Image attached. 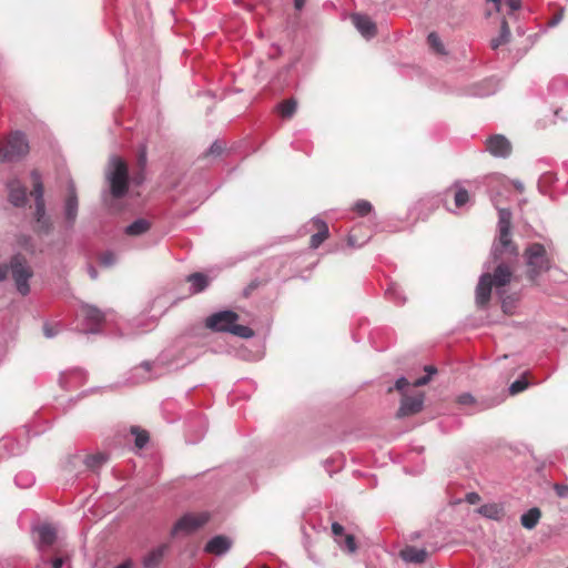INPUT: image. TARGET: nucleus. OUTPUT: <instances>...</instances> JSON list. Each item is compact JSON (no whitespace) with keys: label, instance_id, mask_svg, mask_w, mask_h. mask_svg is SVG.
I'll return each instance as SVG.
<instances>
[{"label":"nucleus","instance_id":"obj_1","mask_svg":"<svg viewBox=\"0 0 568 568\" xmlns=\"http://www.w3.org/2000/svg\"><path fill=\"white\" fill-rule=\"evenodd\" d=\"M524 260L526 265L527 278L534 284L538 285L539 277L551 270L552 261L541 243H530L524 251Z\"/></svg>","mask_w":568,"mask_h":568},{"label":"nucleus","instance_id":"obj_2","mask_svg":"<svg viewBox=\"0 0 568 568\" xmlns=\"http://www.w3.org/2000/svg\"><path fill=\"white\" fill-rule=\"evenodd\" d=\"M105 180L109 184V193L114 199L125 196L129 190V169L126 162L112 155L105 169Z\"/></svg>","mask_w":568,"mask_h":568},{"label":"nucleus","instance_id":"obj_3","mask_svg":"<svg viewBox=\"0 0 568 568\" xmlns=\"http://www.w3.org/2000/svg\"><path fill=\"white\" fill-rule=\"evenodd\" d=\"M511 212L508 209H498V239L491 247V257L499 260L500 254L508 253L510 256L518 255V248L510 237Z\"/></svg>","mask_w":568,"mask_h":568},{"label":"nucleus","instance_id":"obj_4","mask_svg":"<svg viewBox=\"0 0 568 568\" xmlns=\"http://www.w3.org/2000/svg\"><path fill=\"white\" fill-rule=\"evenodd\" d=\"M29 152V143L26 134L14 131L4 142H0V162L18 161Z\"/></svg>","mask_w":568,"mask_h":568},{"label":"nucleus","instance_id":"obj_5","mask_svg":"<svg viewBox=\"0 0 568 568\" xmlns=\"http://www.w3.org/2000/svg\"><path fill=\"white\" fill-rule=\"evenodd\" d=\"M10 270L16 283L17 291L26 296L30 293L29 280L32 276V271L21 254H16L10 260Z\"/></svg>","mask_w":568,"mask_h":568},{"label":"nucleus","instance_id":"obj_6","mask_svg":"<svg viewBox=\"0 0 568 568\" xmlns=\"http://www.w3.org/2000/svg\"><path fill=\"white\" fill-rule=\"evenodd\" d=\"M211 516L207 511L186 513L180 517L171 529V536L175 537L180 534L190 535L202 528L210 520Z\"/></svg>","mask_w":568,"mask_h":568},{"label":"nucleus","instance_id":"obj_7","mask_svg":"<svg viewBox=\"0 0 568 568\" xmlns=\"http://www.w3.org/2000/svg\"><path fill=\"white\" fill-rule=\"evenodd\" d=\"M79 316L82 317V332L84 334L100 333L101 324L105 317L99 308L92 305H83L80 310Z\"/></svg>","mask_w":568,"mask_h":568},{"label":"nucleus","instance_id":"obj_8","mask_svg":"<svg viewBox=\"0 0 568 568\" xmlns=\"http://www.w3.org/2000/svg\"><path fill=\"white\" fill-rule=\"evenodd\" d=\"M239 315L230 310L220 311L206 318V327L214 332L230 333L234 323L237 322Z\"/></svg>","mask_w":568,"mask_h":568},{"label":"nucleus","instance_id":"obj_9","mask_svg":"<svg viewBox=\"0 0 568 568\" xmlns=\"http://www.w3.org/2000/svg\"><path fill=\"white\" fill-rule=\"evenodd\" d=\"M79 201L75 184L72 180L68 183V196L63 205V215L65 227L71 230L74 226L78 216Z\"/></svg>","mask_w":568,"mask_h":568},{"label":"nucleus","instance_id":"obj_10","mask_svg":"<svg viewBox=\"0 0 568 568\" xmlns=\"http://www.w3.org/2000/svg\"><path fill=\"white\" fill-rule=\"evenodd\" d=\"M486 150L495 158H508L513 146L505 135L494 134L487 139Z\"/></svg>","mask_w":568,"mask_h":568},{"label":"nucleus","instance_id":"obj_11","mask_svg":"<svg viewBox=\"0 0 568 568\" xmlns=\"http://www.w3.org/2000/svg\"><path fill=\"white\" fill-rule=\"evenodd\" d=\"M31 178L33 181V191L32 195L34 196L36 202V211H34V217L36 222L39 220H43L45 214V204L43 199V184L41 180V175L38 171L33 170L31 172Z\"/></svg>","mask_w":568,"mask_h":568},{"label":"nucleus","instance_id":"obj_12","mask_svg":"<svg viewBox=\"0 0 568 568\" xmlns=\"http://www.w3.org/2000/svg\"><path fill=\"white\" fill-rule=\"evenodd\" d=\"M108 462V455L103 453H98L94 455H74L72 456L68 465L69 466H77L79 464L84 465L89 470L97 471L99 470L105 463Z\"/></svg>","mask_w":568,"mask_h":568},{"label":"nucleus","instance_id":"obj_13","mask_svg":"<svg viewBox=\"0 0 568 568\" xmlns=\"http://www.w3.org/2000/svg\"><path fill=\"white\" fill-rule=\"evenodd\" d=\"M424 406V394L419 393L414 396H404L400 406L396 413L398 418L410 416L419 413Z\"/></svg>","mask_w":568,"mask_h":568},{"label":"nucleus","instance_id":"obj_14","mask_svg":"<svg viewBox=\"0 0 568 568\" xmlns=\"http://www.w3.org/2000/svg\"><path fill=\"white\" fill-rule=\"evenodd\" d=\"M233 541L230 537L217 535L212 537L204 546V551L214 556H224L232 548Z\"/></svg>","mask_w":568,"mask_h":568},{"label":"nucleus","instance_id":"obj_15","mask_svg":"<svg viewBox=\"0 0 568 568\" xmlns=\"http://www.w3.org/2000/svg\"><path fill=\"white\" fill-rule=\"evenodd\" d=\"M352 21L357 31L365 39L369 40L374 38L377 33L376 23L366 14L354 13L352 14Z\"/></svg>","mask_w":568,"mask_h":568},{"label":"nucleus","instance_id":"obj_16","mask_svg":"<svg viewBox=\"0 0 568 568\" xmlns=\"http://www.w3.org/2000/svg\"><path fill=\"white\" fill-rule=\"evenodd\" d=\"M38 534L37 547L39 550H44L51 547L57 540V529L50 524H42L34 528Z\"/></svg>","mask_w":568,"mask_h":568},{"label":"nucleus","instance_id":"obj_17","mask_svg":"<svg viewBox=\"0 0 568 568\" xmlns=\"http://www.w3.org/2000/svg\"><path fill=\"white\" fill-rule=\"evenodd\" d=\"M493 280L489 273H483L476 287V303L484 307L487 305L491 294Z\"/></svg>","mask_w":568,"mask_h":568},{"label":"nucleus","instance_id":"obj_18","mask_svg":"<svg viewBox=\"0 0 568 568\" xmlns=\"http://www.w3.org/2000/svg\"><path fill=\"white\" fill-rule=\"evenodd\" d=\"M9 202L16 207H23L27 204V191L18 179L8 182Z\"/></svg>","mask_w":568,"mask_h":568},{"label":"nucleus","instance_id":"obj_19","mask_svg":"<svg viewBox=\"0 0 568 568\" xmlns=\"http://www.w3.org/2000/svg\"><path fill=\"white\" fill-rule=\"evenodd\" d=\"M494 262L496 260L493 257ZM498 264L494 271V274L491 275L493 285H495L497 288L507 285L513 276V272L507 263L503 261V257L500 256L499 260H497Z\"/></svg>","mask_w":568,"mask_h":568},{"label":"nucleus","instance_id":"obj_20","mask_svg":"<svg viewBox=\"0 0 568 568\" xmlns=\"http://www.w3.org/2000/svg\"><path fill=\"white\" fill-rule=\"evenodd\" d=\"M477 513L487 519L496 521H501L506 516L505 506L503 503L484 504L477 509Z\"/></svg>","mask_w":568,"mask_h":568},{"label":"nucleus","instance_id":"obj_21","mask_svg":"<svg viewBox=\"0 0 568 568\" xmlns=\"http://www.w3.org/2000/svg\"><path fill=\"white\" fill-rule=\"evenodd\" d=\"M169 549V546L166 544H162L152 550H150L143 558H142V565L144 568H158Z\"/></svg>","mask_w":568,"mask_h":568},{"label":"nucleus","instance_id":"obj_22","mask_svg":"<svg viewBox=\"0 0 568 568\" xmlns=\"http://www.w3.org/2000/svg\"><path fill=\"white\" fill-rule=\"evenodd\" d=\"M311 223L317 230V232L311 236L310 241V246L315 250L328 237L329 231L327 223L320 217H313Z\"/></svg>","mask_w":568,"mask_h":568},{"label":"nucleus","instance_id":"obj_23","mask_svg":"<svg viewBox=\"0 0 568 568\" xmlns=\"http://www.w3.org/2000/svg\"><path fill=\"white\" fill-rule=\"evenodd\" d=\"M186 281L190 283V292L192 294H197L203 292L210 284V278L204 273H193L186 277Z\"/></svg>","mask_w":568,"mask_h":568},{"label":"nucleus","instance_id":"obj_24","mask_svg":"<svg viewBox=\"0 0 568 568\" xmlns=\"http://www.w3.org/2000/svg\"><path fill=\"white\" fill-rule=\"evenodd\" d=\"M151 229V223L146 219H136L129 224L124 232L129 236H140Z\"/></svg>","mask_w":568,"mask_h":568},{"label":"nucleus","instance_id":"obj_25","mask_svg":"<svg viewBox=\"0 0 568 568\" xmlns=\"http://www.w3.org/2000/svg\"><path fill=\"white\" fill-rule=\"evenodd\" d=\"M402 558L407 562L423 564L427 558V551L416 547H407L402 551Z\"/></svg>","mask_w":568,"mask_h":568},{"label":"nucleus","instance_id":"obj_26","mask_svg":"<svg viewBox=\"0 0 568 568\" xmlns=\"http://www.w3.org/2000/svg\"><path fill=\"white\" fill-rule=\"evenodd\" d=\"M540 517H541L540 509L537 507H532L521 515L520 524L526 529H532L537 526Z\"/></svg>","mask_w":568,"mask_h":568},{"label":"nucleus","instance_id":"obj_27","mask_svg":"<svg viewBox=\"0 0 568 568\" xmlns=\"http://www.w3.org/2000/svg\"><path fill=\"white\" fill-rule=\"evenodd\" d=\"M510 29L508 22L504 19L500 24V31L498 37L490 40V48L497 50L500 45H504L510 40Z\"/></svg>","mask_w":568,"mask_h":568},{"label":"nucleus","instance_id":"obj_28","mask_svg":"<svg viewBox=\"0 0 568 568\" xmlns=\"http://www.w3.org/2000/svg\"><path fill=\"white\" fill-rule=\"evenodd\" d=\"M385 297L397 305H403L406 302L403 291L396 283L388 284L385 290Z\"/></svg>","mask_w":568,"mask_h":568},{"label":"nucleus","instance_id":"obj_29","mask_svg":"<svg viewBox=\"0 0 568 568\" xmlns=\"http://www.w3.org/2000/svg\"><path fill=\"white\" fill-rule=\"evenodd\" d=\"M277 111L284 119H291L297 110V101L294 98L284 100L276 105Z\"/></svg>","mask_w":568,"mask_h":568},{"label":"nucleus","instance_id":"obj_30","mask_svg":"<svg viewBox=\"0 0 568 568\" xmlns=\"http://www.w3.org/2000/svg\"><path fill=\"white\" fill-rule=\"evenodd\" d=\"M154 366V363L143 362L138 367L134 368V374L139 376V379L142 382L151 381L153 378L151 372Z\"/></svg>","mask_w":568,"mask_h":568},{"label":"nucleus","instance_id":"obj_31","mask_svg":"<svg viewBox=\"0 0 568 568\" xmlns=\"http://www.w3.org/2000/svg\"><path fill=\"white\" fill-rule=\"evenodd\" d=\"M427 42L430 49L440 55L447 54L444 43L442 42L439 36L436 32H430L427 37Z\"/></svg>","mask_w":568,"mask_h":568},{"label":"nucleus","instance_id":"obj_32","mask_svg":"<svg viewBox=\"0 0 568 568\" xmlns=\"http://www.w3.org/2000/svg\"><path fill=\"white\" fill-rule=\"evenodd\" d=\"M230 333L242 338H251L254 336V331L251 327L236 324V322Z\"/></svg>","mask_w":568,"mask_h":568},{"label":"nucleus","instance_id":"obj_33","mask_svg":"<svg viewBox=\"0 0 568 568\" xmlns=\"http://www.w3.org/2000/svg\"><path fill=\"white\" fill-rule=\"evenodd\" d=\"M529 386V382L527 381V378L523 375L521 377H519L518 379H516L515 382H513L509 386V393L511 395H517L521 392H524L525 389H527Z\"/></svg>","mask_w":568,"mask_h":568},{"label":"nucleus","instance_id":"obj_34","mask_svg":"<svg viewBox=\"0 0 568 568\" xmlns=\"http://www.w3.org/2000/svg\"><path fill=\"white\" fill-rule=\"evenodd\" d=\"M132 434L135 436L134 444L138 448H143L149 442V434L139 427H132Z\"/></svg>","mask_w":568,"mask_h":568},{"label":"nucleus","instance_id":"obj_35","mask_svg":"<svg viewBox=\"0 0 568 568\" xmlns=\"http://www.w3.org/2000/svg\"><path fill=\"white\" fill-rule=\"evenodd\" d=\"M354 211L359 215V216H366L368 215L369 213L373 212V205L371 202L366 201V200H358L357 202H355L354 204Z\"/></svg>","mask_w":568,"mask_h":568},{"label":"nucleus","instance_id":"obj_36","mask_svg":"<svg viewBox=\"0 0 568 568\" xmlns=\"http://www.w3.org/2000/svg\"><path fill=\"white\" fill-rule=\"evenodd\" d=\"M343 550L348 551L349 554H353L357 549V545L355 541V538L353 535L345 534V536L342 538V545H338Z\"/></svg>","mask_w":568,"mask_h":568},{"label":"nucleus","instance_id":"obj_37","mask_svg":"<svg viewBox=\"0 0 568 568\" xmlns=\"http://www.w3.org/2000/svg\"><path fill=\"white\" fill-rule=\"evenodd\" d=\"M99 263L104 267H111L116 263V255L112 251H105L99 256Z\"/></svg>","mask_w":568,"mask_h":568},{"label":"nucleus","instance_id":"obj_38","mask_svg":"<svg viewBox=\"0 0 568 568\" xmlns=\"http://www.w3.org/2000/svg\"><path fill=\"white\" fill-rule=\"evenodd\" d=\"M454 201L457 207H463L469 201L468 191L464 187H457Z\"/></svg>","mask_w":568,"mask_h":568},{"label":"nucleus","instance_id":"obj_39","mask_svg":"<svg viewBox=\"0 0 568 568\" xmlns=\"http://www.w3.org/2000/svg\"><path fill=\"white\" fill-rule=\"evenodd\" d=\"M332 534L335 538V541L338 544V545H342V538L345 536V529L344 527L338 524V523H333L332 524Z\"/></svg>","mask_w":568,"mask_h":568},{"label":"nucleus","instance_id":"obj_40","mask_svg":"<svg viewBox=\"0 0 568 568\" xmlns=\"http://www.w3.org/2000/svg\"><path fill=\"white\" fill-rule=\"evenodd\" d=\"M14 481L19 487H29L33 483V478L29 474H19L16 476Z\"/></svg>","mask_w":568,"mask_h":568},{"label":"nucleus","instance_id":"obj_41","mask_svg":"<svg viewBox=\"0 0 568 568\" xmlns=\"http://www.w3.org/2000/svg\"><path fill=\"white\" fill-rule=\"evenodd\" d=\"M37 224L39 232L43 234H49L51 232L52 223L50 217L45 216L43 220L37 221Z\"/></svg>","mask_w":568,"mask_h":568},{"label":"nucleus","instance_id":"obj_42","mask_svg":"<svg viewBox=\"0 0 568 568\" xmlns=\"http://www.w3.org/2000/svg\"><path fill=\"white\" fill-rule=\"evenodd\" d=\"M59 331H60V329H59L58 325H57V326H53V325H51V324H49V323H45V324L43 325V334H44V336H45L47 338H53L54 336H57V335H58Z\"/></svg>","mask_w":568,"mask_h":568},{"label":"nucleus","instance_id":"obj_43","mask_svg":"<svg viewBox=\"0 0 568 568\" xmlns=\"http://www.w3.org/2000/svg\"><path fill=\"white\" fill-rule=\"evenodd\" d=\"M197 424H199V427H200V434L197 435V437L195 439H189V442L192 443V444H194L197 440H200L204 436V433L206 432V428H207V423L202 417H199Z\"/></svg>","mask_w":568,"mask_h":568},{"label":"nucleus","instance_id":"obj_44","mask_svg":"<svg viewBox=\"0 0 568 568\" xmlns=\"http://www.w3.org/2000/svg\"><path fill=\"white\" fill-rule=\"evenodd\" d=\"M224 150V145L220 141H214L207 150V153L211 155H220Z\"/></svg>","mask_w":568,"mask_h":568},{"label":"nucleus","instance_id":"obj_45","mask_svg":"<svg viewBox=\"0 0 568 568\" xmlns=\"http://www.w3.org/2000/svg\"><path fill=\"white\" fill-rule=\"evenodd\" d=\"M19 244H20V246H22L24 250L30 251V252H33L32 240H31V237H30V236H27V235H22V236H20V239H19Z\"/></svg>","mask_w":568,"mask_h":568},{"label":"nucleus","instance_id":"obj_46","mask_svg":"<svg viewBox=\"0 0 568 568\" xmlns=\"http://www.w3.org/2000/svg\"><path fill=\"white\" fill-rule=\"evenodd\" d=\"M554 489L559 498L568 497V486L561 484H555Z\"/></svg>","mask_w":568,"mask_h":568},{"label":"nucleus","instance_id":"obj_47","mask_svg":"<svg viewBox=\"0 0 568 568\" xmlns=\"http://www.w3.org/2000/svg\"><path fill=\"white\" fill-rule=\"evenodd\" d=\"M465 500L470 505H475L480 501V496L477 493L471 491L466 494Z\"/></svg>","mask_w":568,"mask_h":568},{"label":"nucleus","instance_id":"obj_48","mask_svg":"<svg viewBox=\"0 0 568 568\" xmlns=\"http://www.w3.org/2000/svg\"><path fill=\"white\" fill-rule=\"evenodd\" d=\"M409 385V382L407 381L406 377L402 376L399 377L396 383H395V388L397 390H400L403 392L407 386Z\"/></svg>","mask_w":568,"mask_h":568},{"label":"nucleus","instance_id":"obj_49","mask_svg":"<svg viewBox=\"0 0 568 568\" xmlns=\"http://www.w3.org/2000/svg\"><path fill=\"white\" fill-rule=\"evenodd\" d=\"M473 402H474V397H473V395H471V394H469V393H465V394H462V395L459 396V403H460V404L466 405V404H470V403H473Z\"/></svg>","mask_w":568,"mask_h":568},{"label":"nucleus","instance_id":"obj_50","mask_svg":"<svg viewBox=\"0 0 568 568\" xmlns=\"http://www.w3.org/2000/svg\"><path fill=\"white\" fill-rule=\"evenodd\" d=\"M10 271V264H2L0 265V282L4 281L8 276V273Z\"/></svg>","mask_w":568,"mask_h":568},{"label":"nucleus","instance_id":"obj_51","mask_svg":"<svg viewBox=\"0 0 568 568\" xmlns=\"http://www.w3.org/2000/svg\"><path fill=\"white\" fill-rule=\"evenodd\" d=\"M507 6L510 8L511 11H516L520 8L521 1L520 0H505Z\"/></svg>","mask_w":568,"mask_h":568},{"label":"nucleus","instance_id":"obj_52","mask_svg":"<svg viewBox=\"0 0 568 568\" xmlns=\"http://www.w3.org/2000/svg\"><path fill=\"white\" fill-rule=\"evenodd\" d=\"M432 378H429V375H425V376H422L419 378H417L413 384L414 386H424L426 384H428V382L430 381Z\"/></svg>","mask_w":568,"mask_h":568},{"label":"nucleus","instance_id":"obj_53","mask_svg":"<svg viewBox=\"0 0 568 568\" xmlns=\"http://www.w3.org/2000/svg\"><path fill=\"white\" fill-rule=\"evenodd\" d=\"M52 568H61L64 564V559L62 557H55L51 561Z\"/></svg>","mask_w":568,"mask_h":568},{"label":"nucleus","instance_id":"obj_54","mask_svg":"<svg viewBox=\"0 0 568 568\" xmlns=\"http://www.w3.org/2000/svg\"><path fill=\"white\" fill-rule=\"evenodd\" d=\"M88 273L90 275V277L92 280H97L98 278V271L94 266L90 265L89 268H88Z\"/></svg>","mask_w":568,"mask_h":568},{"label":"nucleus","instance_id":"obj_55","mask_svg":"<svg viewBox=\"0 0 568 568\" xmlns=\"http://www.w3.org/2000/svg\"><path fill=\"white\" fill-rule=\"evenodd\" d=\"M133 565V561L131 559H128L123 561L122 564L115 566L114 568H131Z\"/></svg>","mask_w":568,"mask_h":568},{"label":"nucleus","instance_id":"obj_56","mask_svg":"<svg viewBox=\"0 0 568 568\" xmlns=\"http://www.w3.org/2000/svg\"><path fill=\"white\" fill-rule=\"evenodd\" d=\"M426 375H429V378H432L433 375L437 373V369L435 366H425Z\"/></svg>","mask_w":568,"mask_h":568},{"label":"nucleus","instance_id":"obj_57","mask_svg":"<svg viewBox=\"0 0 568 568\" xmlns=\"http://www.w3.org/2000/svg\"><path fill=\"white\" fill-rule=\"evenodd\" d=\"M306 0H294V7L296 10H302L305 6Z\"/></svg>","mask_w":568,"mask_h":568},{"label":"nucleus","instance_id":"obj_58","mask_svg":"<svg viewBox=\"0 0 568 568\" xmlns=\"http://www.w3.org/2000/svg\"><path fill=\"white\" fill-rule=\"evenodd\" d=\"M557 84H564V85H565V84H566V81H565V80H559V79L554 80V81H551V83H550L549 88H550V89H552V88H554L555 85H557Z\"/></svg>","mask_w":568,"mask_h":568},{"label":"nucleus","instance_id":"obj_59","mask_svg":"<svg viewBox=\"0 0 568 568\" xmlns=\"http://www.w3.org/2000/svg\"><path fill=\"white\" fill-rule=\"evenodd\" d=\"M64 377H65V374H64V373H62V374H61V376H60V384H61L63 387H65V385H64Z\"/></svg>","mask_w":568,"mask_h":568},{"label":"nucleus","instance_id":"obj_60","mask_svg":"<svg viewBox=\"0 0 568 568\" xmlns=\"http://www.w3.org/2000/svg\"><path fill=\"white\" fill-rule=\"evenodd\" d=\"M560 20V17H557V18H554V20L551 21V26H556Z\"/></svg>","mask_w":568,"mask_h":568},{"label":"nucleus","instance_id":"obj_61","mask_svg":"<svg viewBox=\"0 0 568 568\" xmlns=\"http://www.w3.org/2000/svg\"><path fill=\"white\" fill-rule=\"evenodd\" d=\"M71 373L80 374V375H82V374H83V373H82V371H80V369H78V368H77V369H73Z\"/></svg>","mask_w":568,"mask_h":568},{"label":"nucleus","instance_id":"obj_62","mask_svg":"<svg viewBox=\"0 0 568 568\" xmlns=\"http://www.w3.org/2000/svg\"><path fill=\"white\" fill-rule=\"evenodd\" d=\"M310 558H311L315 564H320V562L315 559V556H312V555L310 554Z\"/></svg>","mask_w":568,"mask_h":568},{"label":"nucleus","instance_id":"obj_63","mask_svg":"<svg viewBox=\"0 0 568 568\" xmlns=\"http://www.w3.org/2000/svg\"><path fill=\"white\" fill-rule=\"evenodd\" d=\"M516 187H518V189H523V184H521L520 182H517V183H516Z\"/></svg>","mask_w":568,"mask_h":568},{"label":"nucleus","instance_id":"obj_64","mask_svg":"<svg viewBox=\"0 0 568 568\" xmlns=\"http://www.w3.org/2000/svg\"><path fill=\"white\" fill-rule=\"evenodd\" d=\"M559 113H560V110H556V111H555V116H557V118H558V116H559Z\"/></svg>","mask_w":568,"mask_h":568}]
</instances>
